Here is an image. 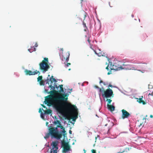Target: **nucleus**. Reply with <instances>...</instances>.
Here are the masks:
<instances>
[{"label": "nucleus", "mask_w": 153, "mask_h": 153, "mask_svg": "<svg viewBox=\"0 0 153 153\" xmlns=\"http://www.w3.org/2000/svg\"><path fill=\"white\" fill-rule=\"evenodd\" d=\"M48 87L50 88L52 90L48 92V94H51L45 97V104H47L49 106L53 105L57 111L62 114L63 113V106L69 111L73 113L74 112L76 109V107L74 105H71V103L66 102L68 98L65 97L66 96L65 94H62L58 96H55L53 95L57 92V91L55 90V88L57 89L59 88V86L55 84L54 86H53L51 84L49 85ZM45 91L48 92V90H46Z\"/></svg>", "instance_id": "1"}, {"label": "nucleus", "mask_w": 153, "mask_h": 153, "mask_svg": "<svg viewBox=\"0 0 153 153\" xmlns=\"http://www.w3.org/2000/svg\"><path fill=\"white\" fill-rule=\"evenodd\" d=\"M62 134L59 131H57L54 129L53 128H51L49 127L48 132L46 133L44 137L45 139L48 138L50 136L52 138H55L57 140H59L62 137Z\"/></svg>", "instance_id": "2"}, {"label": "nucleus", "mask_w": 153, "mask_h": 153, "mask_svg": "<svg viewBox=\"0 0 153 153\" xmlns=\"http://www.w3.org/2000/svg\"><path fill=\"white\" fill-rule=\"evenodd\" d=\"M48 59L47 58H44V60H42L39 64V68L43 73H45L48 71L50 67L48 64Z\"/></svg>", "instance_id": "3"}, {"label": "nucleus", "mask_w": 153, "mask_h": 153, "mask_svg": "<svg viewBox=\"0 0 153 153\" xmlns=\"http://www.w3.org/2000/svg\"><path fill=\"white\" fill-rule=\"evenodd\" d=\"M121 62L119 61H116L112 65L111 64L110 69L111 70H114L115 71H119L123 69L122 66L120 65Z\"/></svg>", "instance_id": "4"}, {"label": "nucleus", "mask_w": 153, "mask_h": 153, "mask_svg": "<svg viewBox=\"0 0 153 153\" xmlns=\"http://www.w3.org/2000/svg\"><path fill=\"white\" fill-rule=\"evenodd\" d=\"M58 142L57 141H53L51 144L52 147V148L51 149L50 153H57V150L58 149Z\"/></svg>", "instance_id": "5"}, {"label": "nucleus", "mask_w": 153, "mask_h": 153, "mask_svg": "<svg viewBox=\"0 0 153 153\" xmlns=\"http://www.w3.org/2000/svg\"><path fill=\"white\" fill-rule=\"evenodd\" d=\"M113 91L110 88L107 89L105 91H104L102 95L106 98H109L113 94Z\"/></svg>", "instance_id": "6"}, {"label": "nucleus", "mask_w": 153, "mask_h": 153, "mask_svg": "<svg viewBox=\"0 0 153 153\" xmlns=\"http://www.w3.org/2000/svg\"><path fill=\"white\" fill-rule=\"evenodd\" d=\"M62 144L63 147V152H64L66 153L70 150V146L69 145L68 143L62 142Z\"/></svg>", "instance_id": "7"}, {"label": "nucleus", "mask_w": 153, "mask_h": 153, "mask_svg": "<svg viewBox=\"0 0 153 153\" xmlns=\"http://www.w3.org/2000/svg\"><path fill=\"white\" fill-rule=\"evenodd\" d=\"M121 111L122 112V118L123 119L128 118L131 115L130 114L125 110L122 109Z\"/></svg>", "instance_id": "8"}, {"label": "nucleus", "mask_w": 153, "mask_h": 153, "mask_svg": "<svg viewBox=\"0 0 153 153\" xmlns=\"http://www.w3.org/2000/svg\"><path fill=\"white\" fill-rule=\"evenodd\" d=\"M25 72L26 75H33L37 74L38 73L40 74L39 72L36 70L35 71L32 72L30 70L26 69L25 71Z\"/></svg>", "instance_id": "9"}, {"label": "nucleus", "mask_w": 153, "mask_h": 153, "mask_svg": "<svg viewBox=\"0 0 153 153\" xmlns=\"http://www.w3.org/2000/svg\"><path fill=\"white\" fill-rule=\"evenodd\" d=\"M57 127L59 128H60L61 129H62V130L61 132L63 135L64 137H65V135H66V131L65 130V128L64 127L61 125H57Z\"/></svg>", "instance_id": "10"}, {"label": "nucleus", "mask_w": 153, "mask_h": 153, "mask_svg": "<svg viewBox=\"0 0 153 153\" xmlns=\"http://www.w3.org/2000/svg\"><path fill=\"white\" fill-rule=\"evenodd\" d=\"M70 56V53L69 52H67L65 53V54H64L63 56L64 59H65V61L67 62H68L69 60V57Z\"/></svg>", "instance_id": "11"}, {"label": "nucleus", "mask_w": 153, "mask_h": 153, "mask_svg": "<svg viewBox=\"0 0 153 153\" xmlns=\"http://www.w3.org/2000/svg\"><path fill=\"white\" fill-rule=\"evenodd\" d=\"M138 67L142 69H145L147 68L146 64L145 63H140L138 65Z\"/></svg>", "instance_id": "12"}, {"label": "nucleus", "mask_w": 153, "mask_h": 153, "mask_svg": "<svg viewBox=\"0 0 153 153\" xmlns=\"http://www.w3.org/2000/svg\"><path fill=\"white\" fill-rule=\"evenodd\" d=\"M107 107L108 109L111 111H113L114 110L115 107L113 105L107 104Z\"/></svg>", "instance_id": "13"}, {"label": "nucleus", "mask_w": 153, "mask_h": 153, "mask_svg": "<svg viewBox=\"0 0 153 153\" xmlns=\"http://www.w3.org/2000/svg\"><path fill=\"white\" fill-rule=\"evenodd\" d=\"M45 114H50L52 112V110L50 109H47L46 110L44 111Z\"/></svg>", "instance_id": "14"}, {"label": "nucleus", "mask_w": 153, "mask_h": 153, "mask_svg": "<svg viewBox=\"0 0 153 153\" xmlns=\"http://www.w3.org/2000/svg\"><path fill=\"white\" fill-rule=\"evenodd\" d=\"M36 50V49L34 48V46L31 47L30 48L28 49V51L30 53H31L34 51H35Z\"/></svg>", "instance_id": "15"}, {"label": "nucleus", "mask_w": 153, "mask_h": 153, "mask_svg": "<svg viewBox=\"0 0 153 153\" xmlns=\"http://www.w3.org/2000/svg\"><path fill=\"white\" fill-rule=\"evenodd\" d=\"M50 81H51V83H52L53 82H56V79L53 78V76H51L50 78Z\"/></svg>", "instance_id": "16"}, {"label": "nucleus", "mask_w": 153, "mask_h": 153, "mask_svg": "<svg viewBox=\"0 0 153 153\" xmlns=\"http://www.w3.org/2000/svg\"><path fill=\"white\" fill-rule=\"evenodd\" d=\"M139 100H137V101L140 103H142L143 104L145 105L146 104V103L143 101V100L142 98H140L139 99Z\"/></svg>", "instance_id": "17"}, {"label": "nucleus", "mask_w": 153, "mask_h": 153, "mask_svg": "<svg viewBox=\"0 0 153 153\" xmlns=\"http://www.w3.org/2000/svg\"><path fill=\"white\" fill-rule=\"evenodd\" d=\"M91 49H92L94 51V52H95V53L97 54L99 56H103V55L102 54V53H97L96 51L94 50L93 48H92V47H91Z\"/></svg>", "instance_id": "18"}, {"label": "nucleus", "mask_w": 153, "mask_h": 153, "mask_svg": "<svg viewBox=\"0 0 153 153\" xmlns=\"http://www.w3.org/2000/svg\"><path fill=\"white\" fill-rule=\"evenodd\" d=\"M77 117V114H76V115L72 116L71 117V119H72V120L74 121H75L76 118Z\"/></svg>", "instance_id": "19"}, {"label": "nucleus", "mask_w": 153, "mask_h": 153, "mask_svg": "<svg viewBox=\"0 0 153 153\" xmlns=\"http://www.w3.org/2000/svg\"><path fill=\"white\" fill-rule=\"evenodd\" d=\"M42 80V76H39L37 78V81L38 82H39V81H41Z\"/></svg>", "instance_id": "20"}, {"label": "nucleus", "mask_w": 153, "mask_h": 153, "mask_svg": "<svg viewBox=\"0 0 153 153\" xmlns=\"http://www.w3.org/2000/svg\"><path fill=\"white\" fill-rule=\"evenodd\" d=\"M60 88V90L61 92H63L64 91L63 88V85H59Z\"/></svg>", "instance_id": "21"}, {"label": "nucleus", "mask_w": 153, "mask_h": 153, "mask_svg": "<svg viewBox=\"0 0 153 153\" xmlns=\"http://www.w3.org/2000/svg\"><path fill=\"white\" fill-rule=\"evenodd\" d=\"M39 84L41 85H44V82L42 80L39 81Z\"/></svg>", "instance_id": "22"}, {"label": "nucleus", "mask_w": 153, "mask_h": 153, "mask_svg": "<svg viewBox=\"0 0 153 153\" xmlns=\"http://www.w3.org/2000/svg\"><path fill=\"white\" fill-rule=\"evenodd\" d=\"M39 113H41V116L42 117H43V113H42V111L41 108H40L39 109Z\"/></svg>", "instance_id": "23"}, {"label": "nucleus", "mask_w": 153, "mask_h": 153, "mask_svg": "<svg viewBox=\"0 0 153 153\" xmlns=\"http://www.w3.org/2000/svg\"><path fill=\"white\" fill-rule=\"evenodd\" d=\"M49 127H50V128H54V129L55 130V131H59L58 130V128H59L58 127H57V126H56V127H53L51 126H50Z\"/></svg>", "instance_id": "24"}, {"label": "nucleus", "mask_w": 153, "mask_h": 153, "mask_svg": "<svg viewBox=\"0 0 153 153\" xmlns=\"http://www.w3.org/2000/svg\"><path fill=\"white\" fill-rule=\"evenodd\" d=\"M106 101L108 102L107 104H109L111 103V102L112 101V100L110 99H107L106 100Z\"/></svg>", "instance_id": "25"}, {"label": "nucleus", "mask_w": 153, "mask_h": 153, "mask_svg": "<svg viewBox=\"0 0 153 153\" xmlns=\"http://www.w3.org/2000/svg\"><path fill=\"white\" fill-rule=\"evenodd\" d=\"M83 25H84V27H85V29H84V30L85 31H86L87 29V27L86 24L84 22L83 23Z\"/></svg>", "instance_id": "26"}, {"label": "nucleus", "mask_w": 153, "mask_h": 153, "mask_svg": "<svg viewBox=\"0 0 153 153\" xmlns=\"http://www.w3.org/2000/svg\"><path fill=\"white\" fill-rule=\"evenodd\" d=\"M98 89L99 90V91L100 92H103V91H104V88H102V89L100 88H98Z\"/></svg>", "instance_id": "27"}, {"label": "nucleus", "mask_w": 153, "mask_h": 153, "mask_svg": "<svg viewBox=\"0 0 153 153\" xmlns=\"http://www.w3.org/2000/svg\"><path fill=\"white\" fill-rule=\"evenodd\" d=\"M100 83H103V84H104V85H105V83L104 82H103L102 81V80H100Z\"/></svg>", "instance_id": "28"}, {"label": "nucleus", "mask_w": 153, "mask_h": 153, "mask_svg": "<svg viewBox=\"0 0 153 153\" xmlns=\"http://www.w3.org/2000/svg\"><path fill=\"white\" fill-rule=\"evenodd\" d=\"M92 153H97L96 152V150L94 149H92L91 151Z\"/></svg>", "instance_id": "29"}, {"label": "nucleus", "mask_w": 153, "mask_h": 153, "mask_svg": "<svg viewBox=\"0 0 153 153\" xmlns=\"http://www.w3.org/2000/svg\"><path fill=\"white\" fill-rule=\"evenodd\" d=\"M71 63H67V64H65V65L67 67H68L70 65H71Z\"/></svg>", "instance_id": "30"}, {"label": "nucleus", "mask_w": 153, "mask_h": 153, "mask_svg": "<svg viewBox=\"0 0 153 153\" xmlns=\"http://www.w3.org/2000/svg\"><path fill=\"white\" fill-rule=\"evenodd\" d=\"M57 122H58V124H59L58 125H61V122L60 121L57 120Z\"/></svg>", "instance_id": "31"}, {"label": "nucleus", "mask_w": 153, "mask_h": 153, "mask_svg": "<svg viewBox=\"0 0 153 153\" xmlns=\"http://www.w3.org/2000/svg\"><path fill=\"white\" fill-rule=\"evenodd\" d=\"M111 73V70L110 71L107 73L108 75H109Z\"/></svg>", "instance_id": "32"}, {"label": "nucleus", "mask_w": 153, "mask_h": 153, "mask_svg": "<svg viewBox=\"0 0 153 153\" xmlns=\"http://www.w3.org/2000/svg\"><path fill=\"white\" fill-rule=\"evenodd\" d=\"M94 87L95 88H97V89L99 88L97 85H94Z\"/></svg>", "instance_id": "33"}, {"label": "nucleus", "mask_w": 153, "mask_h": 153, "mask_svg": "<svg viewBox=\"0 0 153 153\" xmlns=\"http://www.w3.org/2000/svg\"><path fill=\"white\" fill-rule=\"evenodd\" d=\"M57 120H57L56 121H54V124L56 125L58 123Z\"/></svg>", "instance_id": "34"}, {"label": "nucleus", "mask_w": 153, "mask_h": 153, "mask_svg": "<svg viewBox=\"0 0 153 153\" xmlns=\"http://www.w3.org/2000/svg\"><path fill=\"white\" fill-rule=\"evenodd\" d=\"M44 108H45L46 109H47V108L45 106L43 105H41Z\"/></svg>", "instance_id": "35"}, {"label": "nucleus", "mask_w": 153, "mask_h": 153, "mask_svg": "<svg viewBox=\"0 0 153 153\" xmlns=\"http://www.w3.org/2000/svg\"><path fill=\"white\" fill-rule=\"evenodd\" d=\"M108 66L106 67L105 68L107 70H109V68H108Z\"/></svg>", "instance_id": "36"}, {"label": "nucleus", "mask_w": 153, "mask_h": 153, "mask_svg": "<svg viewBox=\"0 0 153 153\" xmlns=\"http://www.w3.org/2000/svg\"><path fill=\"white\" fill-rule=\"evenodd\" d=\"M88 42L90 43V42H91V40L89 39V38H88Z\"/></svg>", "instance_id": "37"}, {"label": "nucleus", "mask_w": 153, "mask_h": 153, "mask_svg": "<svg viewBox=\"0 0 153 153\" xmlns=\"http://www.w3.org/2000/svg\"><path fill=\"white\" fill-rule=\"evenodd\" d=\"M37 46H38L37 44V43H36L34 45V47H37Z\"/></svg>", "instance_id": "38"}, {"label": "nucleus", "mask_w": 153, "mask_h": 153, "mask_svg": "<svg viewBox=\"0 0 153 153\" xmlns=\"http://www.w3.org/2000/svg\"><path fill=\"white\" fill-rule=\"evenodd\" d=\"M125 152V150H123V151L121 152H117V153H123V152Z\"/></svg>", "instance_id": "39"}, {"label": "nucleus", "mask_w": 153, "mask_h": 153, "mask_svg": "<svg viewBox=\"0 0 153 153\" xmlns=\"http://www.w3.org/2000/svg\"><path fill=\"white\" fill-rule=\"evenodd\" d=\"M108 86L109 87H112V85H109Z\"/></svg>", "instance_id": "40"}, {"label": "nucleus", "mask_w": 153, "mask_h": 153, "mask_svg": "<svg viewBox=\"0 0 153 153\" xmlns=\"http://www.w3.org/2000/svg\"><path fill=\"white\" fill-rule=\"evenodd\" d=\"M69 133H70V134H71V133H72V131H71V130H70L69 131Z\"/></svg>", "instance_id": "41"}, {"label": "nucleus", "mask_w": 153, "mask_h": 153, "mask_svg": "<svg viewBox=\"0 0 153 153\" xmlns=\"http://www.w3.org/2000/svg\"><path fill=\"white\" fill-rule=\"evenodd\" d=\"M150 117L151 118H152L153 117V116L152 115H150Z\"/></svg>", "instance_id": "42"}, {"label": "nucleus", "mask_w": 153, "mask_h": 153, "mask_svg": "<svg viewBox=\"0 0 153 153\" xmlns=\"http://www.w3.org/2000/svg\"><path fill=\"white\" fill-rule=\"evenodd\" d=\"M152 95L153 96V92L151 93Z\"/></svg>", "instance_id": "43"}, {"label": "nucleus", "mask_w": 153, "mask_h": 153, "mask_svg": "<svg viewBox=\"0 0 153 153\" xmlns=\"http://www.w3.org/2000/svg\"><path fill=\"white\" fill-rule=\"evenodd\" d=\"M149 95H152L151 94H150V93H149Z\"/></svg>", "instance_id": "44"}, {"label": "nucleus", "mask_w": 153, "mask_h": 153, "mask_svg": "<svg viewBox=\"0 0 153 153\" xmlns=\"http://www.w3.org/2000/svg\"><path fill=\"white\" fill-rule=\"evenodd\" d=\"M47 80H48V81H49V79H47Z\"/></svg>", "instance_id": "45"}, {"label": "nucleus", "mask_w": 153, "mask_h": 153, "mask_svg": "<svg viewBox=\"0 0 153 153\" xmlns=\"http://www.w3.org/2000/svg\"><path fill=\"white\" fill-rule=\"evenodd\" d=\"M97 137H95V140H96L97 139Z\"/></svg>", "instance_id": "46"}, {"label": "nucleus", "mask_w": 153, "mask_h": 153, "mask_svg": "<svg viewBox=\"0 0 153 153\" xmlns=\"http://www.w3.org/2000/svg\"><path fill=\"white\" fill-rule=\"evenodd\" d=\"M70 70H71V69H70H70H68V70H69V71H70Z\"/></svg>", "instance_id": "47"}, {"label": "nucleus", "mask_w": 153, "mask_h": 153, "mask_svg": "<svg viewBox=\"0 0 153 153\" xmlns=\"http://www.w3.org/2000/svg\"><path fill=\"white\" fill-rule=\"evenodd\" d=\"M123 65H126L124 64H123Z\"/></svg>", "instance_id": "48"}, {"label": "nucleus", "mask_w": 153, "mask_h": 153, "mask_svg": "<svg viewBox=\"0 0 153 153\" xmlns=\"http://www.w3.org/2000/svg\"><path fill=\"white\" fill-rule=\"evenodd\" d=\"M46 124H48V123H46Z\"/></svg>", "instance_id": "49"}, {"label": "nucleus", "mask_w": 153, "mask_h": 153, "mask_svg": "<svg viewBox=\"0 0 153 153\" xmlns=\"http://www.w3.org/2000/svg\"><path fill=\"white\" fill-rule=\"evenodd\" d=\"M107 124H106L105 125V126H107Z\"/></svg>", "instance_id": "50"}, {"label": "nucleus", "mask_w": 153, "mask_h": 153, "mask_svg": "<svg viewBox=\"0 0 153 153\" xmlns=\"http://www.w3.org/2000/svg\"><path fill=\"white\" fill-rule=\"evenodd\" d=\"M48 76H50V75H48Z\"/></svg>", "instance_id": "51"}]
</instances>
